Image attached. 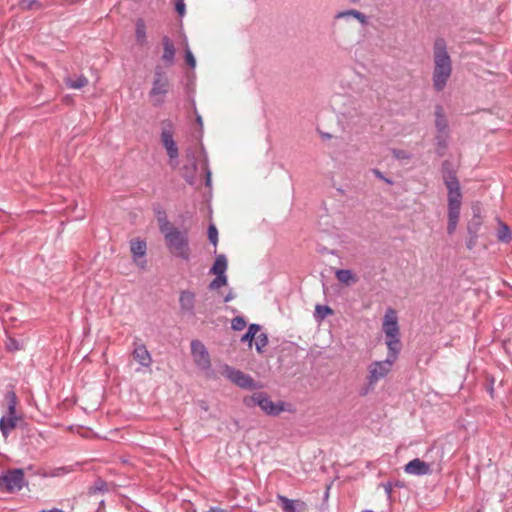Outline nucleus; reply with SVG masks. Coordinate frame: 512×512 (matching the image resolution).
<instances>
[{
	"label": "nucleus",
	"instance_id": "obj_15",
	"mask_svg": "<svg viewBox=\"0 0 512 512\" xmlns=\"http://www.w3.org/2000/svg\"><path fill=\"white\" fill-rule=\"evenodd\" d=\"M133 358L143 367H149L152 362L150 352L143 344H139L135 347Z\"/></svg>",
	"mask_w": 512,
	"mask_h": 512
},
{
	"label": "nucleus",
	"instance_id": "obj_37",
	"mask_svg": "<svg viewBox=\"0 0 512 512\" xmlns=\"http://www.w3.org/2000/svg\"><path fill=\"white\" fill-rule=\"evenodd\" d=\"M208 238L211 244L214 246L218 243V230L214 224H210L208 227Z\"/></svg>",
	"mask_w": 512,
	"mask_h": 512
},
{
	"label": "nucleus",
	"instance_id": "obj_33",
	"mask_svg": "<svg viewBox=\"0 0 512 512\" xmlns=\"http://www.w3.org/2000/svg\"><path fill=\"white\" fill-rule=\"evenodd\" d=\"M88 83V80L84 76H79L75 80H68L67 85L72 89H80L84 86H86Z\"/></svg>",
	"mask_w": 512,
	"mask_h": 512
},
{
	"label": "nucleus",
	"instance_id": "obj_17",
	"mask_svg": "<svg viewBox=\"0 0 512 512\" xmlns=\"http://www.w3.org/2000/svg\"><path fill=\"white\" fill-rule=\"evenodd\" d=\"M17 416L16 414H9L7 412L6 416L1 417L0 419V430L4 437H7L11 430H13L16 427L17 422Z\"/></svg>",
	"mask_w": 512,
	"mask_h": 512
},
{
	"label": "nucleus",
	"instance_id": "obj_46",
	"mask_svg": "<svg viewBox=\"0 0 512 512\" xmlns=\"http://www.w3.org/2000/svg\"><path fill=\"white\" fill-rule=\"evenodd\" d=\"M478 235H469L467 239L466 246L469 250H472L477 243Z\"/></svg>",
	"mask_w": 512,
	"mask_h": 512
},
{
	"label": "nucleus",
	"instance_id": "obj_42",
	"mask_svg": "<svg viewBox=\"0 0 512 512\" xmlns=\"http://www.w3.org/2000/svg\"><path fill=\"white\" fill-rule=\"evenodd\" d=\"M175 10L180 16H184L186 12V5L184 0H178L175 4Z\"/></svg>",
	"mask_w": 512,
	"mask_h": 512
},
{
	"label": "nucleus",
	"instance_id": "obj_3",
	"mask_svg": "<svg viewBox=\"0 0 512 512\" xmlns=\"http://www.w3.org/2000/svg\"><path fill=\"white\" fill-rule=\"evenodd\" d=\"M382 330L385 334V343L388 348L387 360L395 362L401 351L400 330L396 311L388 308L385 312Z\"/></svg>",
	"mask_w": 512,
	"mask_h": 512
},
{
	"label": "nucleus",
	"instance_id": "obj_35",
	"mask_svg": "<svg viewBox=\"0 0 512 512\" xmlns=\"http://www.w3.org/2000/svg\"><path fill=\"white\" fill-rule=\"evenodd\" d=\"M247 323L243 316H236L231 321V328L235 331H241L246 327Z\"/></svg>",
	"mask_w": 512,
	"mask_h": 512
},
{
	"label": "nucleus",
	"instance_id": "obj_30",
	"mask_svg": "<svg viewBox=\"0 0 512 512\" xmlns=\"http://www.w3.org/2000/svg\"><path fill=\"white\" fill-rule=\"evenodd\" d=\"M482 221L478 216H474L473 219L468 223V234L478 235V231L481 227Z\"/></svg>",
	"mask_w": 512,
	"mask_h": 512
},
{
	"label": "nucleus",
	"instance_id": "obj_45",
	"mask_svg": "<svg viewBox=\"0 0 512 512\" xmlns=\"http://www.w3.org/2000/svg\"><path fill=\"white\" fill-rule=\"evenodd\" d=\"M6 347L9 351H15V350H19L20 349V345L19 343L15 340V339H12L10 338L7 343H6Z\"/></svg>",
	"mask_w": 512,
	"mask_h": 512
},
{
	"label": "nucleus",
	"instance_id": "obj_10",
	"mask_svg": "<svg viewBox=\"0 0 512 512\" xmlns=\"http://www.w3.org/2000/svg\"><path fill=\"white\" fill-rule=\"evenodd\" d=\"M191 352L196 366L203 371H207L211 367L209 353L204 344L198 340L191 342Z\"/></svg>",
	"mask_w": 512,
	"mask_h": 512
},
{
	"label": "nucleus",
	"instance_id": "obj_50",
	"mask_svg": "<svg viewBox=\"0 0 512 512\" xmlns=\"http://www.w3.org/2000/svg\"><path fill=\"white\" fill-rule=\"evenodd\" d=\"M323 139H330L332 136L329 133H321Z\"/></svg>",
	"mask_w": 512,
	"mask_h": 512
},
{
	"label": "nucleus",
	"instance_id": "obj_7",
	"mask_svg": "<svg viewBox=\"0 0 512 512\" xmlns=\"http://www.w3.org/2000/svg\"><path fill=\"white\" fill-rule=\"evenodd\" d=\"M169 91V80L161 66H156L152 88L149 92L152 104L160 106L164 103V98Z\"/></svg>",
	"mask_w": 512,
	"mask_h": 512
},
{
	"label": "nucleus",
	"instance_id": "obj_23",
	"mask_svg": "<svg viewBox=\"0 0 512 512\" xmlns=\"http://www.w3.org/2000/svg\"><path fill=\"white\" fill-rule=\"evenodd\" d=\"M497 239L502 243H510L512 240V232L507 224L499 222V228L497 231Z\"/></svg>",
	"mask_w": 512,
	"mask_h": 512
},
{
	"label": "nucleus",
	"instance_id": "obj_12",
	"mask_svg": "<svg viewBox=\"0 0 512 512\" xmlns=\"http://www.w3.org/2000/svg\"><path fill=\"white\" fill-rule=\"evenodd\" d=\"M179 305L184 315L195 316V293L190 290L181 291L179 296Z\"/></svg>",
	"mask_w": 512,
	"mask_h": 512
},
{
	"label": "nucleus",
	"instance_id": "obj_11",
	"mask_svg": "<svg viewBox=\"0 0 512 512\" xmlns=\"http://www.w3.org/2000/svg\"><path fill=\"white\" fill-rule=\"evenodd\" d=\"M169 128H163L161 132V142L164 148L167 151V155L170 159V163L174 166L173 161L176 160L179 156V151L176 142L173 139V132L171 129V124H168Z\"/></svg>",
	"mask_w": 512,
	"mask_h": 512
},
{
	"label": "nucleus",
	"instance_id": "obj_38",
	"mask_svg": "<svg viewBox=\"0 0 512 512\" xmlns=\"http://www.w3.org/2000/svg\"><path fill=\"white\" fill-rule=\"evenodd\" d=\"M106 490V483L101 479L97 480L93 486L89 488L90 494L100 493Z\"/></svg>",
	"mask_w": 512,
	"mask_h": 512
},
{
	"label": "nucleus",
	"instance_id": "obj_1",
	"mask_svg": "<svg viewBox=\"0 0 512 512\" xmlns=\"http://www.w3.org/2000/svg\"><path fill=\"white\" fill-rule=\"evenodd\" d=\"M443 182L448 190V225L447 233L452 235L460 218L462 193L459 180L452 170L451 163L444 161L442 164Z\"/></svg>",
	"mask_w": 512,
	"mask_h": 512
},
{
	"label": "nucleus",
	"instance_id": "obj_40",
	"mask_svg": "<svg viewBox=\"0 0 512 512\" xmlns=\"http://www.w3.org/2000/svg\"><path fill=\"white\" fill-rule=\"evenodd\" d=\"M448 133H439L436 136L437 145L439 148L445 149L447 147Z\"/></svg>",
	"mask_w": 512,
	"mask_h": 512
},
{
	"label": "nucleus",
	"instance_id": "obj_49",
	"mask_svg": "<svg viewBox=\"0 0 512 512\" xmlns=\"http://www.w3.org/2000/svg\"><path fill=\"white\" fill-rule=\"evenodd\" d=\"M385 491H386V493H387V494H390V493H391V491H392L391 484H387V485L385 486Z\"/></svg>",
	"mask_w": 512,
	"mask_h": 512
},
{
	"label": "nucleus",
	"instance_id": "obj_48",
	"mask_svg": "<svg viewBox=\"0 0 512 512\" xmlns=\"http://www.w3.org/2000/svg\"><path fill=\"white\" fill-rule=\"evenodd\" d=\"M208 512H227L226 510L219 507H210Z\"/></svg>",
	"mask_w": 512,
	"mask_h": 512
},
{
	"label": "nucleus",
	"instance_id": "obj_18",
	"mask_svg": "<svg viewBox=\"0 0 512 512\" xmlns=\"http://www.w3.org/2000/svg\"><path fill=\"white\" fill-rule=\"evenodd\" d=\"M131 253L135 261L139 258H143L146 254L147 245L144 240H132L131 241Z\"/></svg>",
	"mask_w": 512,
	"mask_h": 512
},
{
	"label": "nucleus",
	"instance_id": "obj_25",
	"mask_svg": "<svg viewBox=\"0 0 512 512\" xmlns=\"http://www.w3.org/2000/svg\"><path fill=\"white\" fill-rule=\"evenodd\" d=\"M336 278L339 282L349 284L351 281H355V276L349 269H339L336 271Z\"/></svg>",
	"mask_w": 512,
	"mask_h": 512
},
{
	"label": "nucleus",
	"instance_id": "obj_44",
	"mask_svg": "<svg viewBox=\"0 0 512 512\" xmlns=\"http://www.w3.org/2000/svg\"><path fill=\"white\" fill-rule=\"evenodd\" d=\"M204 166H205V172H206V181H205V185L207 187H210L211 186V171L210 169L208 168V160H207V157L205 156V160H204Z\"/></svg>",
	"mask_w": 512,
	"mask_h": 512
},
{
	"label": "nucleus",
	"instance_id": "obj_16",
	"mask_svg": "<svg viewBox=\"0 0 512 512\" xmlns=\"http://www.w3.org/2000/svg\"><path fill=\"white\" fill-rule=\"evenodd\" d=\"M162 45H163V55L162 59L167 64H172L174 62L175 58V47L173 42L168 36H164L162 38Z\"/></svg>",
	"mask_w": 512,
	"mask_h": 512
},
{
	"label": "nucleus",
	"instance_id": "obj_20",
	"mask_svg": "<svg viewBox=\"0 0 512 512\" xmlns=\"http://www.w3.org/2000/svg\"><path fill=\"white\" fill-rule=\"evenodd\" d=\"M435 116H436L435 125L437 128V131L439 133H443V134L448 133L447 132V128H448L447 120L443 114V109L441 106H436Z\"/></svg>",
	"mask_w": 512,
	"mask_h": 512
},
{
	"label": "nucleus",
	"instance_id": "obj_21",
	"mask_svg": "<svg viewBox=\"0 0 512 512\" xmlns=\"http://www.w3.org/2000/svg\"><path fill=\"white\" fill-rule=\"evenodd\" d=\"M155 212H156V217H157V221H158V225H159V230L162 234H164L174 228L168 221L165 211L158 208L157 210H155Z\"/></svg>",
	"mask_w": 512,
	"mask_h": 512
},
{
	"label": "nucleus",
	"instance_id": "obj_34",
	"mask_svg": "<svg viewBox=\"0 0 512 512\" xmlns=\"http://www.w3.org/2000/svg\"><path fill=\"white\" fill-rule=\"evenodd\" d=\"M185 46H186V49H185V61H186L187 65L190 68L194 69L196 67V59H195L192 51L188 47V42H187L186 38H185Z\"/></svg>",
	"mask_w": 512,
	"mask_h": 512
},
{
	"label": "nucleus",
	"instance_id": "obj_2",
	"mask_svg": "<svg viewBox=\"0 0 512 512\" xmlns=\"http://www.w3.org/2000/svg\"><path fill=\"white\" fill-rule=\"evenodd\" d=\"M434 70L433 87L437 92L442 91L452 73L451 58L447 52L446 41L443 38H437L433 47Z\"/></svg>",
	"mask_w": 512,
	"mask_h": 512
},
{
	"label": "nucleus",
	"instance_id": "obj_26",
	"mask_svg": "<svg viewBox=\"0 0 512 512\" xmlns=\"http://www.w3.org/2000/svg\"><path fill=\"white\" fill-rule=\"evenodd\" d=\"M278 500L281 503V507L285 512H298L295 507V502L285 496L278 495Z\"/></svg>",
	"mask_w": 512,
	"mask_h": 512
},
{
	"label": "nucleus",
	"instance_id": "obj_39",
	"mask_svg": "<svg viewBox=\"0 0 512 512\" xmlns=\"http://www.w3.org/2000/svg\"><path fill=\"white\" fill-rule=\"evenodd\" d=\"M72 467L71 466H63V467H58V468H55L52 473H51V476L53 477H59V476H63L65 474H68L72 471Z\"/></svg>",
	"mask_w": 512,
	"mask_h": 512
},
{
	"label": "nucleus",
	"instance_id": "obj_47",
	"mask_svg": "<svg viewBox=\"0 0 512 512\" xmlns=\"http://www.w3.org/2000/svg\"><path fill=\"white\" fill-rule=\"evenodd\" d=\"M234 298H235V294L232 291H229L227 293V295L224 297L223 301L225 303H228V302L232 301Z\"/></svg>",
	"mask_w": 512,
	"mask_h": 512
},
{
	"label": "nucleus",
	"instance_id": "obj_41",
	"mask_svg": "<svg viewBox=\"0 0 512 512\" xmlns=\"http://www.w3.org/2000/svg\"><path fill=\"white\" fill-rule=\"evenodd\" d=\"M192 108H193V112L196 116V122L198 123V125L200 126V134H202V130H203V119L201 117V115L198 113L197 111V108H196V103H195V100L192 99Z\"/></svg>",
	"mask_w": 512,
	"mask_h": 512
},
{
	"label": "nucleus",
	"instance_id": "obj_14",
	"mask_svg": "<svg viewBox=\"0 0 512 512\" xmlns=\"http://www.w3.org/2000/svg\"><path fill=\"white\" fill-rule=\"evenodd\" d=\"M186 157H187L188 161L190 162L191 167L189 168L188 166H184L183 177L188 184L193 185L195 183V173L197 170V161H196V157H195V154L192 149H188L186 151Z\"/></svg>",
	"mask_w": 512,
	"mask_h": 512
},
{
	"label": "nucleus",
	"instance_id": "obj_5",
	"mask_svg": "<svg viewBox=\"0 0 512 512\" xmlns=\"http://www.w3.org/2000/svg\"><path fill=\"white\" fill-rule=\"evenodd\" d=\"M163 235L167 248L174 256L186 261L189 260L190 247L186 231H180L178 228H173Z\"/></svg>",
	"mask_w": 512,
	"mask_h": 512
},
{
	"label": "nucleus",
	"instance_id": "obj_31",
	"mask_svg": "<svg viewBox=\"0 0 512 512\" xmlns=\"http://www.w3.org/2000/svg\"><path fill=\"white\" fill-rule=\"evenodd\" d=\"M269 343L268 335L266 333H261L258 335L255 343L256 351L258 353L263 352V348L266 347Z\"/></svg>",
	"mask_w": 512,
	"mask_h": 512
},
{
	"label": "nucleus",
	"instance_id": "obj_13",
	"mask_svg": "<svg viewBox=\"0 0 512 512\" xmlns=\"http://www.w3.org/2000/svg\"><path fill=\"white\" fill-rule=\"evenodd\" d=\"M404 471L407 474L423 476V475L429 474L431 469H430V465L428 463H426L418 458H415V459L409 461L405 465Z\"/></svg>",
	"mask_w": 512,
	"mask_h": 512
},
{
	"label": "nucleus",
	"instance_id": "obj_22",
	"mask_svg": "<svg viewBox=\"0 0 512 512\" xmlns=\"http://www.w3.org/2000/svg\"><path fill=\"white\" fill-rule=\"evenodd\" d=\"M135 37L136 42L144 45L147 42L146 25L143 19H138L135 24Z\"/></svg>",
	"mask_w": 512,
	"mask_h": 512
},
{
	"label": "nucleus",
	"instance_id": "obj_24",
	"mask_svg": "<svg viewBox=\"0 0 512 512\" xmlns=\"http://www.w3.org/2000/svg\"><path fill=\"white\" fill-rule=\"evenodd\" d=\"M260 328L261 327L259 324H250L246 333L241 337L240 341L242 343H248L249 347H251L256 334L260 331Z\"/></svg>",
	"mask_w": 512,
	"mask_h": 512
},
{
	"label": "nucleus",
	"instance_id": "obj_4",
	"mask_svg": "<svg viewBox=\"0 0 512 512\" xmlns=\"http://www.w3.org/2000/svg\"><path fill=\"white\" fill-rule=\"evenodd\" d=\"M250 400L252 403H245L246 406H258L267 416L276 417L282 412H295L294 405L284 401L273 402L265 392L254 393Z\"/></svg>",
	"mask_w": 512,
	"mask_h": 512
},
{
	"label": "nucleus",
	"instance_id": "obj_19",
	"mask_svg": "<svg viewBox=\"0 0 512 512\" xmlns=\"http://www.w3.org/2000/svg\"><path fill=\"white\" fill-rule=\"evenodd\" d=\"M228 262L224 254H220L216 257L213 266L210 269V273L215 275H226Z\"/></svg>",
	"mask_w": 512,
	"mask_h": 512
},
{
	"label": "nucleus",
	"instance_id": "obj_29",
	"mask_svg": "<svg viewBox=\"0 0 512 512\" xmlns=\"http://www.w3.org/2000/svg\"><path fill=\"white\" fill-rule=\"evenodd\" d=\"M347 16H353L354 18L359 20L360 23H362V24L366 23V16L363 13L356 11V10H347V11L340 12L337 14L336 17L343 18V17H347Z\"/></svg>",
	"mask_w": 512,
	"mask_h": 512
},
{
	"label": "nucleus",
	"instance_id": "obj_9",
	"mask_svg": "<svg viewBox=\"0 0 512 512\" xmlns=\"http://www.w3.org/2000/svg\"><path fill=\"white\" fill-rule=\"evenodd\" d=\"M25 484L24 471L21 468L11 469L0 475V488L7 492L20 491Z\"/></svg>",
	"mask_w": 512,
	"mask_h": 512
},
{
	"label": "nucleus",
	"instance_id": "obj_32",
	"mask_svg": "<svg viewBox=\"0 0 512 512\" xmlns=\"http://www.w3.org/2000/svg\"><path fill=\"white\" fill-rule=\"evenodd\" d=\"M332 313H333V310L329 306L319 305V304L316 305V308H315V317L316 318L324 319L326 316H328Z\"/></svg>",
	"mask_w": 512,
	"mask_h": 512
},
{
	"label": "nucleus",
	"instance_id": "obj_8",
	"mask_svg": "<svg viewBox=\"0 0 512 512\" xmlns=\"http://www.w3.org/2000/svg\"><path fill=\"white\" fill-rule=\"evenodd\" d=\"M221 374L227 378L229 381L234 383L240 388L243 389H255L257 388V385L254 381V379L242 372L241 370H238L228 364H224L221 366Z\"/></svg>",
	"mask_w": 512,
	"mask_h": 512
},
{
	"label": "nucleus",
	"instance_id": "obj_36",
	"mask_svg": "<svg viewBox=\"0 0 512 512\" xmlns=\"http://www.w3.org/2000/svg\"><path fill=\"white\" fill-rule=\"evenodd\" d=\"M20 7L26 10H37L41 4L37 0H21Z\"/></svg>",
	"mask_w": 512,
	"mask_h": 512
},
{
	"label": "nucleus",
	"instance_id": "obj_43",
	"mask_svg": "<svg viewBox=\"0 0 512 512\" xmlns=\"http://www.w3.org/2000/svg\"><path fill=\"white\" fill-rule=\"evenodd\" d=\"M372 173L375 175V177L386 182L387 184H393V181L390 178L385 177L379 169H372Z\"/></svg>",
	"mask_w": 512,
	"mask_h": 512
},
{
	"label": "nucleus",
	"instance_id": "obj_51",
	"mask_svg": "<svg viewBox=\"0 0 512 512\" xmlns=\"http://www.w3.org/2000/svg\"><path fill=\"white\" fill-rule=\"evenodd\" d=\"M140 265H141V267H144L145 261H143Z\"/></svg>",
	"mask_w": 512,
	"mask_h": 512
},
{
	"label": "nucleus",
	"instance_id": "obj_6",
	"mask_svg": "<svg viewBox=\"0 0 512 512\" xmlns=\"http://www.w3.org/2000/svg\"><path fill=\"white\" fill-rule=\"evenodd\" d=\"M393 364V362L387 359L383 361L372 362L368 366V375L366 377L367 383L364 387L361 388L360 394L362 396H365L371 390H373L376 383L388 375V373L391 371Z\"/></svg>",
	"mask_w": 512,
	"mask_h": 512
},
{
	"label": "nucleus",
	"instance_id": "obj_28",
	"mask_svg": "<svg viewBox=\"0 0 512 512\" xmlns=\"http://www.w3.org/2000/svg\"><path fill=\"white\" fill-rule=\"evenodd\" d=\"M228 278L226 275H216V277L209 283V290H218L227 284Z\"/></svg>",
	"mask_w": 512,
	"mask_h": 512
},
{
	"label": "nucleus",
	"instance_id": "obj_27",
	"mask_svg": "<svg viewBox=\"0 0 512 512\" xmlns=\"http://www.w3.org/2000/svg\"><path fill=\"white\" fill-rule=\"evenodd\" d=\"M7 410L9 414H16L17 397L13 391H9L6 394Z\"/></svg>",
	"mask_w": 512,
	"mask_h": 512
}]
</instances>
